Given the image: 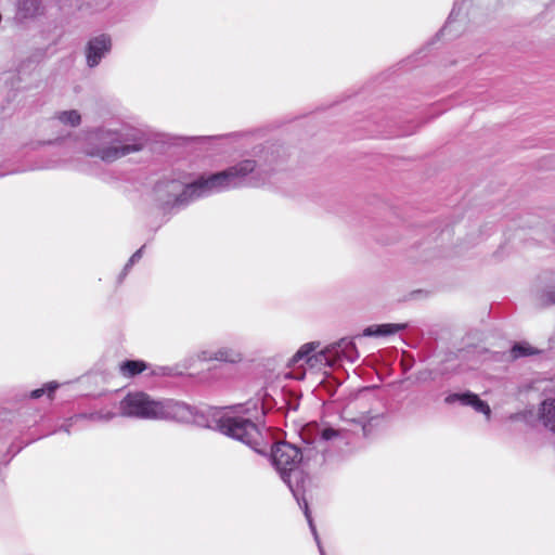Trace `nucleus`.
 Here are the masks:
<instances>
[{"label":"nucleus","mask_w":555,"mask_h":555,"mask_svg":"<svg viewBox=\"0 0 555 555\" xmlns=\"http://www.w3.org/2000/svg\"><path fill=\"white\" fill-rule=\"evenodd\" d=\"M262 415L263 408L259 400H249L245 403L220 409L214 414L212 422L218 431L241 441L259 454H266L268 449L271 448L273 466L302 508L320 554L325 555L305 498L306 485L309 482V478L299 465V448L288 442H278L274 447H271L268 429L258 424Z\"/></svg>","instance_id":"1"},{"label":"nucleus","mask_w":555,"mask_h":555,"mask_svg":"<svg viewBox=\"0 0 555 555\" xmlns=\"http://www.w3.org/2000/svg\"><path fill=\"white\" fill-rule=\"evenodd\" d=\"M283 164L281 149L256 146L250 157L192 183L175 178L159 180L153 194L163 208H181L214 193L242 188H274L281 180Z\"/></svg>","instance_id":"2"},{"label":"nucleus","mask_w":555,"mask_h":555,"mask_svg":"<svg viewBox=\"0 0 555 555\" xmlns=\"http://www.w3.org/2000/svg\"><path fill=\"white\" fill-rule=\"evenodd\" d=\"M146 143L147 138L143 130L129 124L111 121L85 134L82 151L104 163H114L142 151Z\"/></svg>","instance_id":"3"},{"label":"nucleus","mask_w":555,"mask_h":555,"mask_svg":"<svg viewBox=\"0 0 555 555\" xmlns=\"http://www.w3.org/2000/svg\"><path fill=\"white\" fill-rule=\"evenodd\" d=\"M376 417H367L361 415L358 418L351 420L356 428L348 427H324L321 428L318 424L311 423L306 425L300 433L302 447L299 448V465L306 467L322 466L325 462V447L324 442H348L350 433L362 431L363 436H367L371 431V422Z\"/></svg>","instance_id":"4"},{"label":"nucleus","mask_w":555,"mask_h":555,"mask_svg":"<svg viewBox=\"0 0 555 555\" xmlns=\"http://www.w3.org/2000/svg\"><path fill=\"white\" fill-rule=\"evenodd\" d=\"M120 415L141 420L191 422L193 409L173 399L155 400L144 392L128 393L119 402Z\"/></svg>","instance_id":"5"},{"label":"nucleus","mask_w":555,"mask_h":555,"mask_svg":"<svg viewBox=\"0 0 555 555\" xmlns=\"http://www.w3.org/2000/svg\"><path fill=\"white\" fill-rule=\"evenodd\" d=\"M319 343H309L300 347L295 353L294 362L306 360L310 366L325 365L334 366L339 360L354 362L359 359V352L356 344L350 338H341L340 340L327 346L325 349L315 352Z\"/></svg>","instance_id":"6"},{"label":"nucleus","mask_w":555,"mask_h":555,"mask_svg":"<svg viewBox=\"0 0 555 555\" xmlns=\"http://www.w3.org/2000/svg\"><path fill=\"white\" fill-rule=\"evenodd\" d=\"M112 50V39L106 34L92 37L86 44L85 54L88 67H96Z\"/></svg>","instance_id":"7"},{"label":"nucleus","mask_w":555,"mask_h":555,"mask_svg":"<svg viewBox=\"0 0 555 555\" xmlns=\"http://www.w3.org/2000/svg\"><path fill=\"white\" fill-rule=\"evenodd\" d=\"M446 402L449 404L459 402L462 405L472 406L476 412L482 413L488 421L491 417V409L489 404L470 391L450 393L446 397Z\"/></svg>","instance_id":"8"},{"label":"nucleus","mask_w":555,"mask_h":555,"mask_svg":"<svg viewBox=\"0 0 555 555\" xmlns=\"http://www.w3.org/2000/svg\"><path fill=\"white\" fill-rule=\"evenodd\" d=\"M43 12L44 7L41 0H17L15 18L20 22L34 20Z\"/></svg>","instance_id":"9"},{"label":"nucleus","mask_w":555,"mask_h":555,"mask_svg":"<svg viewBox=\"0 0 555 555\" xmlns=\"http://www.w3.org/2000/svg\"><path fill=\"white\" fill-rule=\"evenodd\" d=\"M408 327V323H386L374 324L365 327L361 336L364 337H385L393 335Z\"/></svg>","instance_id":"10"},{"label":"nucleus","mask_w":555,"mask_h":555,"mask_svg":"<svg viewBox=\"0 0 555 555\" xmlns=\"http://www.w3.org/2000/svg\"><path fill=\"white\" fill-rule=\"evenodd\" d=\"M198 358L203 361L217 360V361L236 363V362L241 361L242 354L233 348L221 347L214 352L203 351L198 356Z\"/></svg>","instance_id":"11"},{"label":"nucleus","mask_w":555,"mask_h":555,"mask_svg":"<svg viewBox=\"0 0 555 555\" xmlns=\"http://www.w3.org/2000/svg\"><path fill=\"white\" fill-rule=\"evenodd\" d=\"M539 420L546 429L555 434V399H546L541 403Z\"/></svg>","instance_id":"12"},{"label":"nucleus","mask_w":555,"mask_h":555,"mask_svg":"<svg viewBox=\"0 0 555 555\" xmlns=\"http://www.w3.org/2000/svg\"><path fill=\"white\" fill-rule=\"evenodd\" d=\"M146 369L147 364L142 360H126L119 365V371L125 377H133Z\"/></svg>","instance_id":"13"},{"label":"nucleus","mask_w":555,"mask_h":555,"mask_svg":"<svg viewBox=\"0 0 555 555\" xmlns=\"http://www.w3.org/2000/svg\"><path fill=\"white\" fill-rule=\"evenodd\" d=\"M117 414L112 411L101 410L96 412H92L90 414H80L77 416V418H87L94 422H109L113 420Z\"/></svg>","instance_id":"14"},{"label":"nucleus","mask_w":555,"mask_h":555,"mask_svg":"<svg viewBox=\"0 0 555 555\" xmlns=\"http://www.w3.org/2000/svg\"><path fill=\"white\" fill-rule=\"evenodd\" d=\"M57 119L65 125L72 127L78 126L81 121V117L77 111H66L59 114Z\"/></svg>","instance_id":"15"},{"label":"nucleus","mask_w":555,"mask_h":555,"mask_svg":"<svg viewBox=\"0 0 555 555\" xmlns=\"http://www.w3.org/2000/svg\"><path fill=\"white\" fill-rule=\"evenodd\" d=\"M59 384L55 382H50L46 384L44 387L35 389L30 392V398L38 399L42 397L44 393H48V397L51 399L53 392L57 389Z\"/></svg>","instance_id":"16"},{"label":"nucleus","mask_w":555,"mask_h":555,"mask_svg":"<svg viewBox=\"0 0 555 555\" xmlns=\"http://www.w3.org/2000/svg\"><path fill=\"white\" fill-rule=\"evenodd\" d=\"M459 15H460V8H457V4L455 3V5L453 7V9L448 17L446 25L441 29L442 36L450 35L454 23L457 21Z\"/></svg>","instance_id":"17"},{"label":"nucleus","mask_w":555,"mask_h":555,"mask_svg":"<svg viewBox=\"0 0 555 555\" xmlns=\"http://www.w3.org/2000/svg\"><path fill=\"white\" fill-rule=\"evenodd\" d=\"M541 300L547 305H555V286L546 288L542 293Z\"/></svg>","instance_id":"18"},{"label":"nucleus","mask_w":555,"mask_h":555,"mask_svg":"<svg viewBox=\"0 0 555 555\" xmlns=\"http://www.w3.org/2000/svg\"><path fill=\"white\" fill-rule=\"evenodd\" d=\"M530 348L529 347H525L522 345H515L513 348H512V356L514 358H519V357H525V356H528L530 354Z\"/></svg>","instance_id":"19"},{"label":"nucleus","mask_w":555,"mask_h":555,"mask_svg":"<svg viewBox=\"0 0 555 555\" xmlns=\"http://www.w3.org/2000/svg\"><path fill=\"white\" fill-rule=\"evenodd\" d=\"M153 374L155 375H162V376H171L175 375V369L170 366H158L156 370L153 371Z\"/></svg>","instance_id":"20"},{"label":"nucleus","mask_w":555,"mask_h":555,"mask_svg":"<svg viewBox=\"0 0 555 555\" xmlns=\"http://www.w3.org/2000/svg\"><path fill=\"white\" fill-rule=\"evenodd\" d=\"M246 135L243 133H233L220 137L221 139L228 140L230 143L238 142V140L245 138Z\"/></svg>","instance_id":"21"},{"label":"nucleus","mask_w":555,"mask_h":555,"mask_svg":"<svg viewBox=\"0 0 555 555\" xmlns=\"http://www.w3.org/2000/svg\"><path fill=\"white\" fill-rule=\"evenodd\" d=\"M143 248H144V246H142L141 248H139V249H138V250H137V251H135V253H134V254L129 258L130 262L135 263V262H138V261L142 258V256H143Z\"/></svg>","instance_id":"22"},{"label":"nucleus","mask_w":555,"mask_h":555,"mask_svg":"<svg viewBox=\"0 0 555 555\" xmlns=\"http://www.w3.org/2000/svg\"><path fill=\"white\" fill-rule=\"evenodd\" d=\"M133 264H134L133 262H130V260H128V262L124 267L122 272L119 275L120 281L128 274V272L130 271V269L132 268Z\"/></svg>","instance_id":"23"},{"label":"nucleus","mask_w":555,"mask_h":555,"mask_svg":"<svg viewBox=\"0 0 555 555\" xmlns=\"http://www.w3.org/2000/svg\"><path fill=\"white\" fill-rule=\"evenodd\" d=\"M69 426L70 425H62L59 430H63V431L69 434L70 433Z\"/></svg>","instance_id":"24"}]
</instances>
